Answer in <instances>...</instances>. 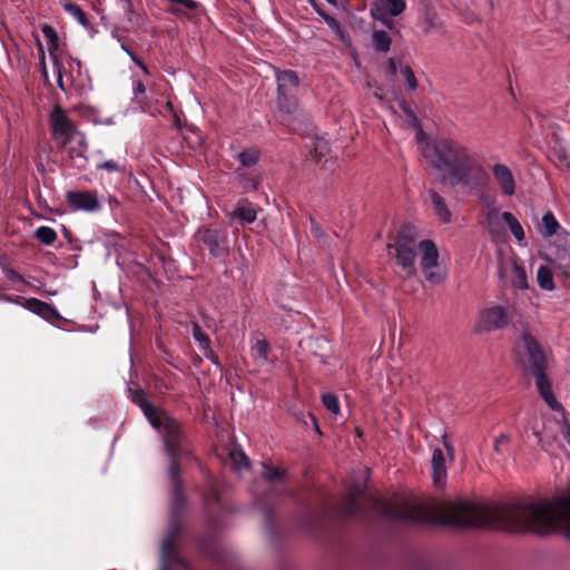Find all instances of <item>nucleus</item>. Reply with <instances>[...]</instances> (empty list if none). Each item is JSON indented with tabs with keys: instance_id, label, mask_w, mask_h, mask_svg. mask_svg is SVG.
Returning a JSON list of instances; mask_svg holds the SVG:
<instances>
[{
	"instance_id": "obj_4",
	"label": "nucleus",
	"mask_w": 570,
	"mask_h": 570,
	"mask_svg": "<svg viewBox=\"0 0 570 570\" xmlns=\"http://www.w3.org/2000/svg\"><path fill=\"white\" fill-rule=\"evenodd\" d=\"M416 248L421 254L420 266L425 279L434 285L443 283L446 272L439 267V249L431 239H423L417 244V234L411 224H404L397 232L395 242L387 245V249L395 250L396 263L402 267L404 277H413L416 273Z\"/></svg>"
},
{
	"instance_id": "obj_8",
	"label": "nucleus",
	"mask_w": 570,
	"mask_h": 570,
	"mask_svg": "<svg viewBox=\"0 0 570 570\" xmlns=\"http://www.w3.org/2000/svg\"><path fill=\"white\" fill-rule=\"evenodd\" d=\"M512 318L510 306L492 305L479 312L474 324L478 334L490 333L504 328Z\"/></svg>"
},
{
	"instance_id": "obj_45",
	"label": "nucleus",
	"mask_w": 570,
	"mask_h": 570,
	"mask_svg": "<svg viewBox=\"0 0 570 570\" xmlns=\"http://www.w3.org/2000/svg\"><path fill=\"white\" fill-rule=\"evenodd\" d=\"M26 301V298H23L22 296L20 295H7V294H2L1 293V297H0V302H6V303H10V304H17V305H22L23 306V302Z\"/></svg>"
},
{
	"instance_id": "obj_46",
	"label": "nucleus",
	"mask_w": 570,
	"mask_h": 570,
	"mask_svg": "<svg viewBox=\"0 0 570 570\" xmlns=\"http://www.w3.org/2000/svg\"><path fill=\"white\" fill-rule=\"evenodd\" d=\"M509 442H510L509 435L500 434L494 441V445H493L494 451L500 452V445H502L503 443H509Z\"/></svg>"
},
{
	"instance_id": "obj_55",
	"label": "nucleus",
	"mask_w": 570,
	"mask_h": 570,
	"mask_svg": "<svg viewBox=\"0 0 570 570\" xmlns=\"http://www.w3.org/2000/svg\"><path fill=\"white\" fill-rule=\"evenodd\" d=\"M205 352V355L207 358H209L212 361V363L218 365L219 362H218V357L216 355H214V353H209L208 351H204Z\"/></svg>"
},
{
	"instance_id": "obj_12",
	"label": "nucleus",
	"mask_w": 570,
	"mask_h": 570,
	"mask_svg": "<svg viewBox=\"0 0 570 570\" xmlns=\"http://www.w3.org/2000/svg\"><path fill=\"white\" fill-rule=\"evenodd\" d=\"M502 220V214H500L498 208L492 207L487 209L481 224L493 239H500L504 236V227Z\"/></svg>"
},
{
	"instance_id": "obj_36",
	"label": "nucleus",
	"mask_w": 570,
	"mask_h": 570,
	"mask_svg": "<svg viewBox=\"0 0 570 570\" xmlns=\"http://www.w3.org/2000/svg\"><path fill=\"white\" fill-rule=\"evenodd\" d=\"M107 170V171H117V173H125L126 166L122 164H119L116 160L109 159L101 163H98L96 165V170Z\"/></svg>"
},
{
	"instance_id": "obj_41",
	"label": "nucleus",
	"mask_w": 570,
	"mask_h": 570,
	"mask_svg": "<svg viewBox=\"0 0 570 570\" xmlns=\"http://www.w3.org/2000/svg\"><path fill=\"white\" fill-rule=\"evenodd\" d=\"M284 475V470L264 466L263 476L269 482L281 480Z\"/></svg>"
},
{
	"instance_id": "obj_60",
	"label": "nucleus",
	"mask_w": 570,
	"mask_h": 570,
	"mask_svg": "<svg viewBox=\"0 0 570 570\" xmlns=\"http://www.w3.org/2000/svg\"><path fill=\"white\" fill-rule=\"evenodd\" d=\"M257 160H258V153L257 151L254 153L252 150V158H250L252 165L255 164Z\"/></svg>"
},
{
	"instance_id": "obj_39",
	"label": "nucleus",
	"mask_w": 570,
	"mask_h": 570,
	"mask_svg": "<svg viewBox=\"0 0 570 570\" xmlns=\"http://www.w3.org/2000/svg\"><path fill=\"white\" fill-rule=\"evenodd\" d=\"M146 87L144 82L140 79H135L132 81V94H134V100L136 102H142L146 98L145 96Z\"/></svg>"
},
{
	"instance_id": "obj_5",
	"label": "nucleus",
	"mask_w": 570,
	"mask_h": 570,
	"mask_svg": "<svg viewBox=\"0 0 570 570\" xmlns=\"http://www.w3.org/2000/svg\"><path fill=\"white\" fill-rule=\"evenodd\" d=\"M519 350L523 351L527 357L524 363L525 373L530 372L535 377V385L550 409L554 411L562 410V405L557 401L551 390V381L546 375L547 358L535 337L528 331L521 334Z\"/></svg>"
},
{
	"instance_id": "obj_2",
	"label": "nucleus",
	"mask_w": 570,
	"mask_h": 570,
	"mask_svg": "<svg viewBox=\"0 0 570 570\" xmlns=\"http://www.w3.org/2000/svg\"><path fill=\"white\" fill-rule=\"evenodd\" d=\"M128 396L138 405L150 425L160 434L165 452L169 459L168 474L171 480L170 518L168 530L161 540L158 570H196L180 553L177 537L181 529L180 515L185 507V495L179 478L180 461L190 456L187 436L180 423L165 412L158 411L137 387H127Z\"/></svg>"
},
{
	"instance_id": "obj_64",
	"label": "nucleus",
	"mask_w": 570,
	"mask_h": 570,
	"mask_svg": "<svg viewBox=\"0 0 570 570\" xmlns=\"http://www.w3.org/2000/svg\"><path fill=\"white\" fill-rule=\"evenodd\" d=\"M442 440H443V444H444V445H445V442H449V441H448V434H446V433H445V434H443Z\"/></svg>"
},
{
	"instance_id": "obj_37",
	"label": "nucleus",
	"mask_w": 570,
	"mask_h": 570,
	"mask_svg": "<svg viewBox=\"0 0 570 570\" xmlns=\"http://www.w3.org/2000/svg\"><path fill=\"white\" fill-rule=\"evenodd\" d=\"M45 306H46V302H42V301H40L38 298H28V299H26L23 302V307L27 311H29V312L38 315V316L41 315L42 309L45 308Z\"/></svg>"
},
{
	"instance_id": "obj_25",
	"label": "nucleus",
	"mask_w": 570,
	"mask_h": 570,
	"mask_svg": "<svg viewBox=\"0 0 570 570\" xmlns=\"http://www.w3.org/2000/svg\"><path fill=\"white\" fill-rule=\"evenodd\" d=\"M373 48L377 52H387L391 48L392 39L384 30H375L372 35Z\"/></svg>"
},
{
	"instance_id": "obj_26",
	"label": "nucleus",
	"mask_w": 570,
	"mask_h": 570,
	"mask_svg": "<svg viewBox=\"0 0 570 570\" xmlns=\"http://www.w3.org/2000/svg\"><path fill=\"white\" fill-rule=\"evenodd\" d=\"M559 223L551 212H548L542 217V224L540 226V233L544 237H551L557 233Z\"/></svg>"
},
{
	"instance_id": "obj_54",
	"label": "nucleus",
	"mask_w": 570,
	"mask_h": 570,
	"mask_svg": "<svg viewBox=\"0 0 570 570\" xmlns=\"http://www.w3.org/2000/svg\"><path fill=\"white\" fill-rule=\"evenodd\" d=\"M402 107V110L411 118H414L415 119V115L414 112L411 110V108L405 104V102H402L401 105Z\"/></svg>"
},
{
	"instance_id": "obj_48",
	"label": "nucleus",
	"mask_w": 570,
	"mask_h": 570,
	"mask_svg": "<svg viewBox=\"0 0 570 570\" xmlns=\"http://www.w3.org/2000/svg\"><path fill=\"white\" fill-rule=\"evenodd\" d=\"M131 61L137 66L139 67L144 73L148 75L149 73V70H148V67L146 66V63L135 53V56H131Z\"/></svg>"
},
{
	"instance_id": "obj_32",
	"label": "nucleus",
	"mask_w": 570,
	"mask_h": 570,
	"mask_svg": "<svg viewBox=\"0 0 570 570\" xmlns=\"http://www.w3.org/2000/svg\"><path fill=\"white\" fill-rule=\"evenodd\" d=\"M118 10L122 12L131 23L136 22L138 16L135 13L131 0H114Z\"/></svg>"
},
{
	"instance_id": "obj_59",
	"label": "nucleus",
	"mask_w": 570,
	"mask_h": 570,
	"mask_svg": "<svg viewBox=\"0 0 570 570\" xmlns=\"http://www.w3.org/2000/svg\"><path fill=\"white\" fill-rule=\"evenodd\" d=\"M307 416L313 421L315 431H317L321 434V430H320L318 424H317L315 417L313 416V414L308 413Z\"/></svg>"
},
{
	"instance_id": "obj_35",
	"label": "nucleus",
	"mask_w": 570,
	"mask_h": 570,
	"mask_svg": "<svg viewBox=\"0 0 570 570\" xmlns=\"http://www.w3.org/2000/svg\"><path fill=\"white\" fill-rule=\"evenodd\" d=\"M42 33L48 42L49 51L57 50L59 39H58L57 32L55 31V29L52 27L46 24L42 27Z\"/></svg>"
},
{
	"instance_id": "obj_33",
	"label": "nucleus",
	"mask_w": 570,
	"mask_h": 570,
	"mask_svg": "<svg viewBox=\"0 0 570 570\" xmlns=\"http://www.w3.org/2000/svg\"><path fill=\"white\" fill-rule=\"evenodd\" d=\"M401 73L405 79L407 89L414 91L419 87L417 79L414 75L413 69L409 65L401 66Z\"/></svg>"
},
{
	"instance_id": "obj_57",
	"label": "nucleus",
	"mask_w": 570,
	"mask_h": 570,
	"mask_svg": "<svg viewBox=\"0 0 570 570\" xmlns=\"http://www.w3.org/2000/svg\"><path fill=\"white\" fill-rule=\"evenodd\" d=\"M111 37H112V39H115V40H117L119 42L122 40V37L119 35L117 28L112 29Z\"/></svg>"
},
{
	"instance_id": "obj_58",
	"label": "nucleus",
	"mask_w": 570,
	"mask_h": 570,
	"mask_svg": "<svg viewBox=\"0 0 570 570\" xmlns=\"http://www.w3.org/2000/svg\"><path fill=\"white\" fill-rule=\"evenodd\" d=\"M120 48L128 55L129 58H131V56H135V52H132L126 45L121 43Z\"/></svg>"
},
{
	"instance_id": "obj_34",
	"label": "nucleus",
	"mask_w": 570,
	"mask_h": 570,
	"mask_svg": "<svg viewBox=\"0 0 570 570\" xmlns=\"http://www.w3.org/2000/svg\"><path fill=\"white\" fill-rule=\"evenodd\" d=\"M383 3L386 11L393 17L401 14L406 7L404 0H383Z\"/></svg>"
},
{
	"instance_id": "obj_49",
	"label": "nucleus",
	"mask_w": 570,
	"mask_h": 570,
	"mask_svg": "<svg viewBox=\"0 0 570 570\" xmlns=\"http://www.w3.org/2000/svg\"><path fill=\"white\" fill-rule=\"evenodd\" d=\"M464 18L465 20L469 22V23H473V22H476V23H481V18L479 16H476L474 12L472 11H469L466 10L464 12Z\"/></svg>"
},
{
	"instance_id": "obj_27",
	"label": "nucleus",
	"mask_w": 570,
	"mask_h": 570,
	"mask_svg": "<svg viewBox=\"0 0 570 570\" xmlns=\"http://www.w3.org/2000/svg\"><path fill=\"white\" fill-rule=\"evenodd\" d=\"M502 218H503V222L509 226L512 235L518 240H523L524 239L523 228H522L521 224L519 223V220L514 217V215L509 212H504V213H502Z\"/></svg>"
},
{
	"instance_id": "obj_30",
	"label": "nucleus",
	"mask_w": 570,
	"mask_h": 570,
	"mask_svg": "<svg viewBox=\"0 0 570 570\" xmlns=\"http://www.w3.org/2000/svg\"><path fill=\"white\" fill-rule=\"evenodd\" d=\"M538 284L542 289L552 291L554 288L552 272L547 266H540L537 274Z\"/></svg>"
},
{
	"instance_id": "obj_40",
	"label": "nucleus",
	"mask_w": 570,
	"mask_h": 570,
	"mask_svg": "<svg viewBox=\"0 0 570 570\" xmlns=\"http://www.w3.org/2000/svg\"><path fill=\"white\" fill-rule=\"evenodd\" d=\"M40 317L46 321H58L62 318L57 308L48 303H46Z\"/></svg>"
},
{
	"instance_id": "obj_16",
	"label": "nucleus",
	"mask_w": 570,
	"mask_h": 570,
	"mask_svg": "<svg viewBox=\"0 0 570 570\" xmlns=\"http://www.w3.org/2000/svg\"><path fill=\"white\" fill-rule=\"evenodd\" d=\"M428 195L433 206V212L438 218L444 224L450 223L452 220V214L444 198L434 188H430L428 190Z\"/></svg>"
},
{
	"instance_id": "obj_6",
	"label": "nucleus",
	"mask_w": 570,
	"mask_h": 570,
	"mask_svg": "<svg viewBox=\"0 0 570 570\" xmlns=\"http://www.w3.org/2000/svg\"><path fill=\"white\" fill-rule=\"evenodd\" d=\"M277 105L283 114L282 120L286 121L298 111L296 92L299 79L295 71L284 70L277 73Z\"/></svg>"
},
{
	"instance_id": "obj_53",
	"label": "nucleus",
	"mask_w": 570,
	"mask_h": 570,
	"mask_svg": "<svg viewBox=\"0 0 570 570\" xmlns=\"http://www.w3.org/2000/svg\"><path fill=\"white\" fill-rule=\"evenodd\" d=\"M444 448L446 450V453H448L449 458L451 460H453L454 459V448H453V445L450 442H445V446Z\"/></svg>"
},
{
	"instance_id": "obj_52",
	"label": "nucleus",
	"mask_w": 570,
	"mask_h": 570,
	"mask_svg": "<svg viewBox=\"0 0 570 570\" xmlns=\"http://www.w3.org/2000/svg\"><path fill=\"white\" fill-rule=\"evenodd\" d=\"M166 109L174 115V118H175V124L178 125L179 122V117L178 115L176 114L175 109H174V106L170 101H167L166 102Z\"/></svg>"
},
{
	"instance_id": "obj_21",
	"label": "nucleus",
	"mask_w": 570,
	"mask_h": 570,
	"mask_svg": "<svg viewBox=\"0 0 570 570\" xmlns=\"http://www.w3.org/2000/svg\"><path fill=\"white\" fill-rule=\"evenodd\" d=\"M203 504L206 513L215 511H223L224 507L217 489L210 484L208 491L203 495Z\"/></svg>"
},
{
	"instance_id": "obj_23",
	"label": "nucleus",
	"mask_w": 570,
	"mask_h": 570,
	"mask_svg": "<svg viewBox=\"0 0 570 570\" xmlns=\"http://www.w3.org/2000/svg\"><path fill=\"white\" fill-rule=\"evenodd\" d=\"M62 8L65 9L66 12H68L71 17H73L83 28H86V29L90 28V23L87 18V14L79 4L73 3L69 0H65L62 2Z\"/></svg>"
},
{
	"instance_id": "obj_50",
	"label": "nucleus",
	"mask_w": 570,
	"mask_h": 570,
	"mask_svg": "<svg viewBox=\"0 0 570 570\" xmlns=\"http://www.w3.org/2000/svg\"><path fill=\"white\" fill-rule=\"evenodd\" d=\"M312 234L318 240H321L325 236L321 227L314 222H312Z\"/></svg>"
},
{
	"instance_id": "obj_38",
	"label": "nucleus",
	"mask_w": 570,
	"mask_h": 570,
	"mask_svg": "<svg viewBox=\"0 0 570 570\" xmlns=\"http://www.w3.org/2000/svg\"><path fill=\"white\" fill-rule=\"evenodd\" d=\"M324 406L332 413L337 414L340 412V405L337 397L332 393H325L322 396Z\"/></svg>"
},
{
	"instance_id": "obj_62",
	"label": "nucleus",
	"mask_w": 570,
	"mask_h": 570,
	"mask_svg": "<svg viewBox=\"0 0 570 570\" xmlns=\"http://www.w3.org/2000/svg\"><path fill=\"white\" fill-rule=\"evenodd\" d=\"M383 23H384L386 27H389V28H391V27H392V22H391L390 20H387V19H384V20H383Z\"/></svg>"
},
{
	"instance_id": "obj_17",
	"label": "nucleus",
	"mask_w": 570,
	"mask_h": 570,
	"mask_svg": "<svg viewBox=\"0 0 570 570\" xmlns=\"http://www.w3.org/2000/svg\"><path fill=\"white\" fill-rule=\"evenodd\" d=\"M423 31L425 35L431 33L432 31H440L443 29V22L441 21L438 12L432 8L426 6L422 16Z\"/></svg>"
},
{
	"instance_id": "obj_22",
	"label": "nucleus",
	"mask_w": 570,
	"mask_h": 570,
	"mask_svg": "<svg viewBox=\"0 0 570 570\" xmlns=\"http://www.w3.org/2000/svg\"><path fill=\"white\" fill-rule=\"evenodd\" d=\"M229 220L233 226H235V232L238 230V226L245 227L246 224H249V208L246 206H237L230 212H228Z\"/></svg>"
},
{
	"instance_id": "obj_47",
	"label": "nucleus",
	"mask_w": 570,
	"mask_h": 570,
	"mask_svg": "<svg viewBox=\"0 0 570 570\" xmlns=\"http://www.w3.org/2000/svg\"><path fill=\"white\" fill-rule=\"evenodd\" d=\"M561 434L563 439L570 444V423L567 420L562 421Z\"/></svg>"
},
{
	"instance_id": "obj_10",
	"label": "nucleus",
	"mask_w": 570,
	"mask_h": 570,
	"mask_svg": "<svg viewBox=\"0 0 570 570\" xmlns=\"http://www.w3.org/2000/svg\"><path fill=\"white\" fill-rule=\"evenodd\" d=\"M66 200L72 210L95 213L101 208L96 190H69Z\"/></svg>"
},
{
	"instance_id": "obj_3",
	"label": "nucleus",
	"mask_w": 570,
	"mask_h": 570,
	"mask_svg": "<svg viewBox=\"0 0 570 570\" xmlns=\"http://www.w3.org/2000/svg\"><path fill=\"white\" fill-rule=\"evenodd\" d=\"M422 155L434 169L442 173L440 183L445 186L474 188L487 177L483 166L458 141H428L422 147Z\"/></svg>"
},
{
	"instance_id": "obj_24",
	"label": "nucleus",
	"mask_w": 570,
	"mask_h": 570,
	"mask_svg": "<svg viewBox=\"0 0 570 570\" xmlns=\"http://www.w3.org/2000/svg\"><path fill=\"white\" fill-rule=\"evenodd\" d=\"M229 464L235 472L239 473L249 466V461L244 451L234 448L229 451Z\"/></svg>"
},
{
	"instance_id": "obj_51",
	"label": "nucleus",
	"mask_w": 570,
	"mask_h": 570,
	"mask_svg": "<svg viewBox=\"0 0 570 570\" xmlns=\"http://www.w3.org/2000/svg\"><path fill=\"white\" fill-rule=\"evenodd\" d=\"M239 159L244 166H249V153L247 150L239 154Z\"/></svg>"
},
{
	"instance_id": "obj_7",
	"label": "nucleus",
	"mask_w": 570,
	"mask_h": 570,
	"mask_svg": "<svg viewBox=\"0 0 570 570\" xmlns=\"http://www.w3.org/2000/svg\"><path fill=\"white\" fill-rule=\"evenodd\" d=\"M50 126L53 140L61 147H67L71 142L85 144V135L59 106H55L50 114Z\"/></svg>"
},
{
	"instance_id": "obj_42",
	"label": "nucleus",
	"mask_w": 570,
	"mask_h": 570,
	"mask_svg": "<svg viewBox=\"0 0 570 570\" xmlns=\"http://www.w3.org/2000/svg\"><path fill=\"white\" fill-rule=\"evenodd\" d=\"M2 273L6 278L13 283H24L23 276L8 265H2Z\"/></svg>"
},
{
	"instance_id": "obj_14",
	"label": "nucleus",
	"mask_w": 570,
	"mask_h": 570,
	"mask_svg": "<svg viewBox=\"0 0 570 570\" xmlns=\"http://www.w3.org/2000/svg\"><path fill=\"white\" fill-rule=\"evenodd\" d=\"M492 170L493 176L498 184L500 185L501 190L505 195H513L515 191V183L511 170L505 165L502 164H495Z\"/></svg>"
},
{
	"instance_id": "obj_19",
	"label": "nucleus",
	"mask_w": 570,
	"mask_h": 570,
	"mask_svg": "<svg viewBox=\"0 0 570 570\" xmlns=\"http://www.w3.org/2000/svg\"><path fill=\"white\" fill-rule=\"evenodd\" d=\"M551 262L567 276H570V246L557 247Z\"/></svg>"
},
{
	"instance_id": "obj_9",
	"label": "nucleus",
	"mask_w": 570,
	"mask_h": 570,
	"mask_svg": "<svg viewBox=\"0 0 570 570\" xmlns=\"http://www.w3.org/2000/svg\"><path fill=\"white\" fill-rule=\"evenodd\" d=\"M197 238L202 242L209 254L216 258L224 257L228 252V240L223 229L204 227L198 229Z\"/></svg>"
},
{
	"instance_id": "obj_1",
	"label": "nucleus",
	"mask_w": 570,
	"mask_h": 570,
	"mask_svg": "<svg viewBox=\"0 0 570 570\" xmlns=\"http://www.w3.org/2000/svg\"><path fill=\"white\" fill-rule=\"evenodd\" d=\"M377 513L391 521H435L458 527L495 528L509 532L548 535L562 533L570 539V491L554 501H529L476 505L468 501H443L431 507L372 498Z\"/></svg>"
},
{
	"instance_id": "obj_44",
	"label": "nucleus",
	"mask_w": 570,
	"mask_h": 570,
	"mask_svg": "<svg viewBox=\"0 0 570 570\" xmlns=\"http://www.w3.org/2000/svg\"><path fill=\"white\" fill-rule=\"evenodd\" d=\"M330 24L336 30V33L340 38V40L346 45V46H351V39L350 37L346 35V32L341 28L340 23L335 20V19H332Z\"/></svg>"
},
{
	"instance_id": "obj_63",
	"label": "nucleus",
	"mask_w": 570,
	"mask_h": 570,
	"mask_svg": "<svg viewBox=\"0 0 570 570\" xmlns=\"http://www.w3.org/2000/svg\"><path fill=\"white\" fill-rule=\"evenodd\" d=\"M374 96L380 100V101H383L384 98L382 95H380L379 92H375Z\"/></svg>"
},
{
	"instance_id": "obj_28",
	"label": "nucleus",
	"mask_w": 570,
	"mask_h": 570,
	"mask_svg": "<svg viewBox=\"0 0 570 570\" xmlns=\"http://www.w3.org/2000/svg\"><path fill=\"white\" fill-rule=\"evenodd\" d=\"M191 335L194 340L198 343L199 347L203 351H208L212 353L210 350V338L209 336L202 330L200 325L198 323H193L191 325Z\"/></svg>"
},
{
	"instance_id": "obj_43",
	"label": "nucleus",
	"mask_w": 570,
	"mask_h": 570,
	"mask_svg": "<svg viewBox=\"0 0 570 570\" xmlns=\"http://www.w3.org/2000/svg\"><path fill=\"white\" fill-rule=\"evenodd\" d=\"M385 77L389 81H394L397 72L396 61L394 58H390L385 68Z\"/></svg>"
},
{
	"instance_id": "obj_56",
	"label": "nucleus",
	"mask_w": 570,
	"mask_h": 570,
	"mask_svg": "<svg viewBox=\"0 0 570 570\" xmlns=\"http://www.w3.org/2000/svg\"><path fill=\"white\" fill-rule=\"evenodd\" d=\"M57 83H58L59 88H60L62 91H65L63 80H62V75H61V70H60V69H58Z\"/></svg>"
},
{
	"instance_id": "obj_29",
	"label": "nucleus",
	"mask_w": 570,
	"mask_h": 570,
	"mask_svg": "<svg viewBox=\"0 0 570 570\" xmlns=\"http://www.w3.org/2000/svg\"><path fill=\"white\" fill-rule=\"evenodd\" d=\"M35 237L43 245L50 246L57 239V233L49 226H40L35 232Z\"/></svg>"
},
{
	"instance_id": "obj_31",
	"label": "nucleus",
	"mask_w": 570,
	"mask_h": 570,
	"mask_svg": "<svg viewBox=\"0 0 570 570\" xmlns=\"http://www.w3.org/2000/svg\"><path fill=\"white\" fill-rule=\"evenodd\" d=\"M512 285L518 289H527L528 288V279L525 269L519 264H513L512 269Z\"/></svg>"
},
{
	"instance_id": "obj_11",
	"label": "nucleus",
	"mask_w": 570,
	"mask_h": 570,
	"mask_svg": "<svg viewBox=\"0 0 570 570\" xmlns=\"http://www.w3.org/2000/svg\"><path fill=\"white\" fill-rule=\"evenodd\" d=\"M365 493V487L354 485L350 489L343 503L340 505L338 511L344 517H354L363 514L365 509L360 504L358 499Z\"/></svg>"
},
{
	"instance_id": "obj_20",
	"label": "nucleus",
	"mask_w": 570,
	"mask_h": 570,
	"mask_svg": "<svg viewBox=\"0 0 570 570\" xmlns=\"http://www.w3.org/2000/svg\"><path fill=\"white\" fill-rule=\"evenodd\" d=\"M311 155L315 163L323 164L324 166H326L328 160L332 159L330 145L323 138H317L314 141Z\"/></svg>"
},
{
	"instance_id": "obj_61",
	"label": "nucleus",
	"mask_w": 570,
	"mask_h": 570,
	"mask_svg": "<svg viewBox=\"0 0 570 570\" xmlns=\"http://www.w3.org/2000/svg\"><path fill=\"white\" fill-rule=\"evenodd\" d=\"M250 220L252 223H254L256 220V212L252 208V217H250Z\"/></svg>"
},
{
	"instance_id": "obj_13",
	"label": "nucleus",
	"mask_w": 570,
	"mask_h": 570,
	"mask_svg": "<svg viewBox=\"0 0 570 570\" xmlns=\"http://www.w3.org/2000/svg\"><path fill=\"white\" fill-rule=\"evenodd\" d=\"M66 149L68 155V164L79 170H83L87 167L88 158L86 156L87 151V141L85 140L83 145L71 142L67 147H62Z\"/></svg>"
},
{
	"instance_id": "obj_18",
	"label": "nucleus",
	"mask_w": 570,
	"mask_h": 570,
	"mask_svg": "<svg viewBox=\"0 0 570 570\" xmlns=\"http://www.w3.org/2000/svg\"><path fill=\"white\" fill-rule=\"evenodd\" d=\"M254 348L257 353L258 365L269 368L274 361L268 356L271 351L268 341L263 335L257 336Z\"/></svg>"
},
{
	"instance_id": "obj_15",
	"label": "nucleus",
	"mask_w": 570,
	"mask_h": 570,
	"mask_svg": "<svg viewBox=\"0 0 570 570\" xmlns=\"http://www.w3.org/2000/svg\"><path fill=\"white\" fill-rule=\"evenodd\" d=\"M433 484L443 488L446 479L445 456L441 449H435L432 454Z\"/></svg>"
}]
</instances>
